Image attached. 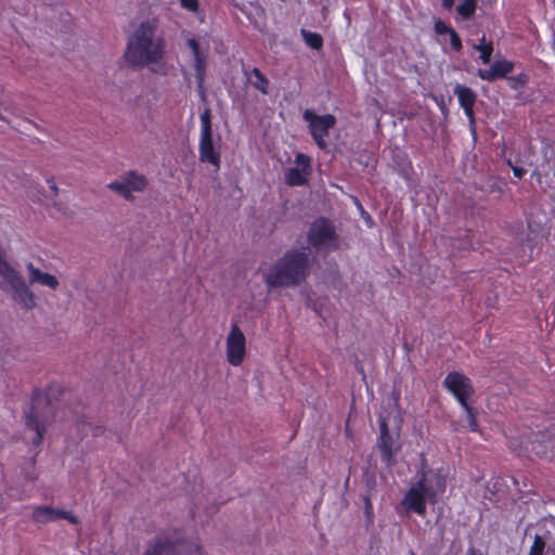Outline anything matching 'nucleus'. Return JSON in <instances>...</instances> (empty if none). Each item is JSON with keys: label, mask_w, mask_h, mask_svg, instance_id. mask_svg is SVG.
<instances>
[{"label": "nucleus", "mask_w": 555, "mask_h": 555, "mask_svg": "<svg viewBox=\"0 0 555 555\" xmlns=\"http://www.w3.org/2000/svg\"><path fill=\"white\" fill-rule=\"evenodd\" d=\"M442 384L462 408H467L469 399L475 392L470 378L463 373L453 371L447 374Z\"/></svg>", "instance_id": "obj_9"}, {"label": "nucleus", "mask_w": 555, "mask_h": 555, "mask_svg": "<svg viewBox=\"0 0 555 555\" xmlns=\"http://www.w3.org/2000/svg\"><path fill=\"white\" fill-rule=\"evenodd\" d=\"M507 81L511 89L517 90L525 87L528 82V76L525 73H519L518 75L507 77Z\"/></svg>", "instance_id": "obj_27"}, {"label": "nucleus", "mask_w": 555, "mask_h": 555, "mask_svg": "<svg viewBox=\"0 0 555 555\" xmlns=\"http://www.w3.org/2000/svg\"><path fill=\"white\" fill-rule=\"evenodd\" d=\"M379 435L377 438V448L380 452V460L387 466L395 464V455L400 451V433L391 434L386 417H379Z\"/></svg>", "instance_id": "obj_8"}, {"label": "nucleus", "mask_w": 555, "mask_h": 555, "mask_svg": "<svg viewBox=\"0 0 555 555\" xmlns=\"http://www.w3.org/2000/svg\"><path fill=\"white\" fill-rule=\"evenodd\" d=\"M27 270L29 273L28 280L30 284H40L51 289H55L57 287L59 281L54 275L40 271L31 262L27 264Z\"/></svg>", "instance_id": "obj_19"}, {"label": "nucleus", "mask_w": 555, "mask_h": 555, "mask_svg": "<svg viewBox=\"0 0 555 555\" xmlns=\"http://www.w3.org/2000/svg\"><path fill=\"white\" fill-rule=\"evenodd\" d=\"M310 268L308 247L292 248L268 270L263 280L271 288L295 287L307 280Z\"/></svg>", "instance_id": "obj_2"}, {"label": "nucleus", "mask_w": 555, "mask_h": 555, "mask_svg": "<svg viewBox=\"0 0 555 555\" xmlns=\"http://www.w3.org/2000/svg\"><path fill=\"white\" fill-rule=\"evenodd\" d=\"M427 500V496L422 495L416 490L409 489L401 501V505H403L409 512H413L418 516H425Z\"/></svg>", "instance_id": "obj_17"}, {"label": "nucleus", "mask_w": 555, "mask_h": 555, "mask_svg": "<svg viewBox=\"0 0 555 555\" xmlns=\"http://www.w3.org/2000/svg\"><path fill=\"white\" fill-rule=\"evenodd\" d=\"M301 36L307 46L313 50H320L323 47V38L318 33H312L306 29H301Z\"/></svg>", "instance_id": "obj_21"}, {"label": "nucleus", "mask_w": 555, "mask_h": 555, "mask_svg": "<svg viewBox=\"0 0 555 555\" xmlns=\"http://www.w3.org/2000/svg\"><path fill=\"white\" fill-rule=\"evenodd\" d=\"M33 518L37 522L54 521L59 519L69 520V513L64 509L53 508L49 506H39L34 509Z\"/></svg>", "instance_id": "obj_18"}, {"label": "nucleus", "mask_w": 555, "mask_h": 555, "mask_svg": "<svg viewBox=\"0 0 555 555\" xmlns=\"http://www.w3.org/2000/svg\"><path fill=\"white\" fill-rule=\"evenodd\" d=\"M468 555H482L479 550H476L475 547H469L467 551Z\"/></svg>", "instance_id": "obj_36"}, {"label": "nucleus", "mask_w": 555, "mask_h": 555, "mask_svg": "<svg viewBox=\"0 0 555 555\" xmlns=\"http://www.w3.org/2000/svg\"><path fill=\"white\" fill-rule=\"evenodd\" d=\"M70 521H72V525L77 524V518L72 515Z\"/></svg>", "instance_id": "obj_37"}, {"label": "nucleus", "mask_w": 555, "mask_h": 555, "mask_svg": "<svg viewBox=\"0 0 555 555\" xmlns=\"http://www.w3.org/2000/svg\"><path fill=\"white\" fill-rule=\"evenodd\" d=\"M454 94H456L460 106L463 108L465 116L468 119L469 126L475 131L476 117H475V104L477 94L468 87L456 85L454 87Z\"/></svg>", "instance_id": "obj_13"}, {"label": "nucleus", "mask_w": 555, "mask_h": 555, "mask_svg": "<svg viewBox=\"0 0 555 555\" xmlns=\"http://www.w3.org/2000/svg\"><path fill=\"white\" fill-rule=\"evenodd\" d=\"M227 360L233 366L243 363L246 353V338L236 323L231 325L227 337Z\"/></svg>", "instance_id": "obj_11"}, {"label": "nucleus", "mask_w": 555, "mask_h": 555, "mask_svg": "<svg viewBox=\"0 0 555 555\" xmlns=\"http://www.w3.org/2000/svg\"><path fill=\"white\" fill-rule=\"evenodd\" d=\"M466 413L467 423L469 426L470 431L478 433L479 431V425L477 422V410L472 406V404H467V408H463Z\"/></svg>", "instance_id": "obj_25"}, {"label": "nucleus", "mask_w": 555, "mask_h": 555, "mask_svg": "<svg viewBox=\"0 0 555 555\" xmlns=\"http://www.w3.org/2000/svg\"><path fill=\"white\" fill-rule=\"evenodd\" d=\"M194 69L197 83L202 87L206 76V56L204 54L194 57Z\"/></svg>", "instance_id": "obj_22"}, {"label": "nucleus", "mask_w": 555, "mask_h": 555, "mask_svg": "<svg viewBox=\"0 0 555 555\" xmlns=\"http://www.w3.org/2000/svg\"><path fill=\"white\" fill-rule=\"evenodd\" d=\"M166 41L158 29L156 18L141 22L128 37L124 59L132 69L147 67L152 73L165 76Z\"/></svg>", "instance_id": "obj_1"}, {"label": "nucleus", "mask_w": 555, "mask_h": 555, "mask_svg": "<svg viewBox=\"0 0 555 555\" xmlns=\"http://www.w3.org/2000/svg\"><path fill=\"white\" fill-rule=\"evenodd\" d=\"M183 9L190 12H197L199 8L198 0H179Z\"/></svg>", "instance_id": "obj_32"}, {"label": "nucleus", "mask_w": 555, "mask_h": 555, "mask_svg": "<svg viewBox=\"0 0 555 555\" xmlns=\"http://www.w3.org/2000/svg\"><path fill=\"white\" fill-rule=\"evenodd\" d=\"M296 167L287 168L284 172L285 183L288 186H304L309 182L311 175V158L304 154L297 153L295 155Z\"/></svg>", "instance_id": "obj_12"}, {"label": "nucleus", "mask_w": 555, "mask_h": 555, "mask_svg": "<svg viewBox=\"0 0 555 555\" xmlns=\"http://www.w3.org/2000/svg\"><path fill=\"white\" fill-rule=\"evenodd\" d=\"M242 72L246 81L262 94L269 93L270 81L258 67L243 65Z\"/></svg>", "instance_id": "obj_16"}, {"label": "nucleus", "mask_w": 555, "mask_h": 555, "mask_svg": "<svg viewBox=\"0 0 555 555\" xmlns=\"http://www.w3.org/2000/svg\"><path fill=\"white\" fill-rule=\"evenodd\" d=\"M75 427H76L77 433L81 436V438L87 437L89 435V433H91V435L93 437H96L104 431L103 427L92 426L91 423L86 422L85 420L78 421L75 424Z\"/></svg>", "instance_id": "obj_20"}, {"label": "nucleus", "mask_w": 555, "mask_h": 555, "mask_svg": "<svg viewBox=\"0 0 555 555\" xmlns=\"http://www.w3.org/2000/svg\"><path fill=\"white\" fill-rule=\"evenodd\" d=\"M147 185L144 175L135 170H130L121 176V180H116L107 184V188L127 201H132V192H142Z\"/></svg>", "instance_id": "obj_10"}, {"label": "nucleus", "mask_w": 555, "mask_h": 555, "mask_svg": "<svg viewBox=\"0 0 555 555\" xmlns=\"http://www.w3.org/2000/svg\"><path fill=\"white\" fill-rule=\"evenodd\" d=\"M302 118L308 122L309 132L319 149L327 147L326 138L336 125V117L332 114L318 115L312 109H305Z\"/></svg>", "instance_id": "obj_7"}, {"label": "nucleus", "mask_w": 555, "mask_h": 555, "mask_svg": "<svg viewBox=\"0 0 555 555\" xmlns=\"http://www.w3.org/2000/svg\"><path fill=\"white\" fill-rule=\"evenodd\" d=\"M514 69V63L508 60H496L490 68H479L477 76L485 81H495L498 79L506 78L509 73Z\"/></svg>", "instance_id": "obj_14"}, {"label": "nucleus", "mask_w": 555, "mask_h": 555, "mask_svg": "<svg viewBox=\"0 0 555 555\" xmlns=\"http://www.w3.org/2000/svg\"><path fill=\"white\" fill-rule=\"evenodd\" d=\"M546 544L540 534H535L528 555H544Z\"/></svg>", "instance_id": "obj_26"}, {"label": "nucleus", "mask_w": 555, "mask_h": 555, "mask_svg": "<svg viewBox=\"0 0 555 555\" xmlns=\"http://www.w3.org/2000/svg\"><path fill=\"white\" fill-rule=\"evenodd\" d=\"M410 489H414L417 492H420L422 495H425L429 499V489H428V481L426 478V472H422L421 477L416 481L415 485H413Z\"/></svg>", "instance_id": "obj_28"}, {"label": "nucleus", "mask_w": 555, "mask_h": 555, "mask_svg": "<svg viewBox=\"0 0 555 555\" xmlns=\"http://www.w3.org/2000/svg\"><path fill=\"white\" fill-rule=\"evenodd\" d=\"M507 164L512 168L514 176L518 179H522L526 175V170L522 167L512 165L511 160H508Z\"/></svg>", "instance_id": "obj_34"}, {"label": "nucleus", "mask_w": 555, "mask_h": 555, "mask_svg": "<svg viewBox=\"0 0 555 555\" xmlns=\"http://www.w3.org/2000/svg\"><path fill=\"white\" fill-rule=\"evenodd\" d=\"M198 155L202 163L210 164L217 170L220 168L221 152L220 146L214 141L211 111L208 107L201 114Z\"/></svg>", "instance_id": "obj_5"}, {"label": "nucleus", "mask_w": 555, "mask_h": 555, "mask_svg": "<svg viewBox=\"0 0 555 555\" xmlns=\"http://www.w3.org/2000/svg\"><path fill=\"white\" fill-rule=\"evenodd\" d=\"M186 43L193 54V57L204 54L201 50L198 41L195 38H190Z\"/></svg>", "instance_id": "obj_33"}, {"label": "nucleus", "mask_w": 555, "mask_h": 555, "mask_svg": "<svg viewBox=\"0 0 555 555\" xmlns=\"http://www.w3.org/2000/svg\"><path fill=\"white\" fill-rule=\"evenodd\" d=\"M411 555H416L415 553L411 552Z\"/></svg>", "instance_id": "obj_38"}, {"label": "nucleus", "mask_w": 555, "mask_h": 555, "mask_svg": "<svg viewBox=\"0 0 555 555\" xmlns=\"http://www.w3.org/2000/svg\"><path fill=\"white\" fill-rule=\"evenodd\" d=\"M434 29H435L436 34H438V35L450 34L453 30V28L451 26L447 25L441 20H437L435 22Z\"/></svg>", "instance_id": "obj_30"}, {"label": "nucleus", "mask_w": 555, "mask_h": 555, "mask_svg": "<svg viewBox=\"0 0 555 555\" xmlns=\"http://www.w3.org/2000/svg\"><path fill=\"white\" fill-rule=\"evenodd\" d=\"M364 501V516L367 526H372L374 522V511L373 504L369 495L363 498Z\"/></svg>", "instance_id": "obj_29"}, {"label": "nucleus", "mask_w": 555, "mask_h": 555, "mask_svg": "<svg viewBox=\"0 0 555 555\" xmlns=\"http://www.w3.org/2000/svg\"><path fill=\"white\" fill-rule=\"evenodd\" d=\"M486 38L485 36L481 39V42L479 44H475L474 48L476 50L480 51V60L483 64H489L491 61V56L493 53V44L492 42H485Z\"/></svg>", "instance_id": "obj_23"}, {"label": "nucleus", "mask_w": 555, "mask_h": 555, "mask_svg": "<svg viewBox=\"0 0 555 555\" xmlns=\"http://www.w3.org/2000/svg\"><path fill=\"white\" fill-rule=\"evenodd\" d=\"M456 11L463 18H469L470 16L474 15L476 11V1L464 0L462 3L457 5Z\"/></svg>", "instance_id": "obj_24"}, {"label": "nucleus", "mask_w": 555, "mask_h": 555, "mask_svg": "<svg viewBox=\"0 0 555 555\" xmlns=\"http://www.w3.org/2000/svg\"><path fill=\"white\" fill-rule=\"evenodd\" d=\"M57 386L49 387L48 391L35 390L30 404L24 411L25 425L35 431L33 444L39 446L48 424L54 418L57 409Z\"/></svg>", "instance_id": "obj_3"}, {"label": "nucleus", "mask_w": 555, "mask_h": 555, "mask_svg": "<svg viewBox=\"0 0 555 555\" xmlns=\"http://www.w3.org/2000/svg\"><path fill=\"white\" fill-rule=\"evenodd\" d=\"M447 476L442 467L429 469L426 472V478L429 489V502L435 503L437 496L443 494L447 490Z\"/></svg>", "instance_id": "obj_15"}, {"label": "nucleus", "mask_w": 555, "mask_h": 555, "mask_svg": "<svg viewBox=\"0 0 555 555\" xmlns=\"http://www.w3.org/2000/svg\"><path fill=\"white\" fill-rule=\"evenodd\" d=\"M450 43L454 51L460 52L462 50V40L459 34L453 29L450 34Z\"/></svg>", "instance_id": "obj_31"}, {"label": "nucleus", "mask_w": 555, "mask_h": 555, "mask_svg": "<svg viewBox=\"0 0 555 555\" xmlns=\"http://www.w3.org/2000/svg\"><path fill=\"white\" fill-rule=\"evenodd\" d=\"M307 241L309 245L315 249L334 251L339 247L338 234L336 233L335 227L333 222L325 217H320L310 224Z\"/></svg>", "instance_id": "obj_6"}, {"label": "nucleus", "mask_w": 555, "mask_h": 555, "mask_svg": "<svg viewBox=\"0 0 555 555\" xmlns=\"http://www.w3.org/2000/svg\"><path fill=\"white\" fill-rule=\"evenodd\" d=\"M454 5V0H442V7L447 10H451Z\"/></svg>", "instance_id": "obj_35"}, {"label": "nucleus", "mask_w": 555, "mask_h": 555, "mask_svg": "<svg viewBox=\"0 0 555 555\" xmlns=\"http://www.w3.org/2000/svg\"><path fill=\"white\" fill-rule=\"evenodd\" d=\"M143 555H205V552L197 539L182 529L169 528L147 542Z\"/></svg>", "instance_id": "obj_4"}]
</instances>
